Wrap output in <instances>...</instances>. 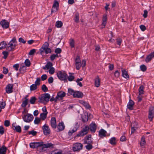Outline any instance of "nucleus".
Returning a JSON list of instances; mask_svg holds the SVG:
<instances>
[{"mask_svg":"<svg viewBox=\"0 0 154 154\" xmlns=\"http://www.w3.org/2000/svg\"><path fill=\"white\" fill-rule=\"evenodd\" d=\"M54 145L51 143L45 144L43 142H35L30 144V146L32 148L39 147L42 151H45L48 148H52Z\"/></svg>","mask_w":154,"mask_h":154,"instance_id":"1","label":"nucleus"},{"mask_svg":"<svg viewBox=\"0 0 154 154\" xmlns=\"http://www.w3.org/2000/svg\"><path fill=\"white\" fill-rule=\"evenodd\" d=\"M49 44L48 42H46L43 45L41 49H40V53L41 54H42V53L45 52L46 54L49 53H51V49L48 48Z\"/></svg>","mask_w":154,"mask_h":154,"instance_id":"2","label":"nucleus"},{"mask_svg":"<svg viewBox=\"0 0 154 154\" xmlns=\"http://www.w3.org/2000/svg\"><path fill=\"white\" fill-rule=\"evenodd\" d=\"M12 42H17L16 39L15 37H14L9 42V43L8 44V46H7L6 48L8 51L13 50L17 46L16 44H12Z\"/></svg>","mask_w":154,"mask_h":154,"instance_id":"3","label":"nucleus"},{"mask_svg":"<svg viewBox=\"0 0 154 154\" xmlns=\"http://www.w3.org/2000/svg\"><path fill=\"white\" fill-rule=\"evenodd\" d=\"M50 98V94L48 93H46L42 94L41 96L39 97V102L42 103H44L45 102L49 101Z\"/></svg>","mask_w":154,"mask_h":154,"instance_id":"4","label":"nucleus"},{"mask_svg":"<svg viewBox=\"0 0 154 154\" xmlns=\"http://www.w3.org/2000/svg\"><path fill=\"white\" fill-rule=\"evenodd\" d=\"M57 75L59 79L62 80L66 79L67 77V74L64 71H58L57 73Z\"/></svg>","mask_w":154,"mask_h":154,"instance_id":"5","label":"nucleus"},{"mask_svg":"<svg viewBox=\"0 0 154 154\" xmlns=\"http://www.w3.org/2000/svg\"><path fill=\"white\" fill-rule=\"evenodd\" d=\"M23 118L25 122H29L33 120V116L32 115L27 114L26 115H24Z\"/></svg>","mask_w":154,"mask_h":154,"instance_id":"6","label":"nucleus"},{"mask_svg":"<svg viewBox=\"0 0 154 154\" xmlns=\"http://www.w3.org/2000/svg\"><path fill=\"white\" fill-rule=\"evenodd\" d=\"M82 145L80 143H74L73 146V150L74 151H79L82 148Z\"/></svg>","mask_w":154,"mask_h":154,"instance_id":"7","label":"nucleus"},{"mask_svg":"<svg viewBox=\"0 0 154 154\" xmlns=\"http://www.w3.org/2000/svg\"><path fill=\"white\" fill-rule=\"evenodd\" d=\"M79 127V125L77 122H75L74 124V126L69 131L68 134L69 135H71L72 133L76 131Z\"/></svg>","mask_w":154,"mask_h":154,"instance_id":"8","label":"nucleus"},{"mask_svg":"<svg viewBox=\"0 0 154 154\" xmlns=\"http://www.w3.org/2000/svg\"><path fill=\"white\" fill-rule=\"evenodd\" d=\"M42 129L44 134L47 135L51 132V130L48 126L46 124L44 125L42 127Z\"/></svg>","mask_w":154,"mask_h":154,"instance_id":"9","label":"nucleus"},{"mask_svg":"<svg viewBox=\"0 0 154 154\" xmlns=\"http://www.w3.org/2000/svg\"><path fill=\"white\" fill-rule=\"evenodd\" d=\"M154 117V107L151 106L149 108V111L148 118L150 121L152 120Z\"/></svg>","mask_w":154,"mask_h":154,"instance_id":"10","label":"nucleus"},{"mask_svg":"<svg viewBox=\"0 0 154 154\" xmlns=\"http://www.w3.org/2000/svg\"><path fill=\"white\" fill-rule=\"evenodd\" d=\"M66 95V93L62 91H60L57 93L56 97V101L60 100L63 99V97Z\"/></svg>","mask_w":154,"mask_h":154,"instance_id":"11","label":"nucleus"},{"mask_svg":"<svg viewBox=\"0 0 154 154\" xmlns=\"http://www.w3.org/2000/svg\"><path fill=\"white\" fill-rule=\"evenodd\" d=\"M89 129V128L88 126H86L82 131L80 132L79 134L77 135V136L80 137L83 136L84 135L87 134L88 132Z\"/></svg>","mask_w":154,"mask_h":154,"instance_id":"12","label":"nucleus"},{"mask_svg":"<svg viewBox=\"0 0 154 154\" xmlns=\"http://www.w3.org/2000/svg\"><path fill=\"white\" fill-rule=\"evenodd\" d=\"M75 65L76 68L78 70L79 69L81 66L80 57L79 56H77L76 57V58L75 59Z\"/></svg>","mask_w":154,"mask_h":154,"instance_id":"13","label":"nucleus"},{"mask_svg":"<svg viewBox=\"0 0 154 154\" xmlns=\"http://www.w3.org/2000/svg\"><path fill=\"white\" fill-rule=\"evenodd\" d=\"M0 24L3 28L7 29L9 27V23L5 20H4L0 22Z\"/></svg>","mask_w":154,"mask_h":154,"instance_id":"14","label":"nucleus"},{"mask_svg":"<svg viewBox=\"0 0 154 154\" xmlns=\"http://www.w3.org/2000/svg\"><path fill=\"white\" fill-rule=\"evenodd\" d=\"M50 122L52 128L54 129L56 128L57 125L55 118L54 117L51 118Z\"/></svg>","mask_w":154,"mask_h":154,"instance_id":"15","label":"nucleus"},{"mask_svg":"<svg viewBox=\"0 0 154 154\" xmlns=\"http://www.w3.org/2000/svg\"><path fill=\"white\" fill-rule=\"evenodd\" d=\"M84 140V143H85L88 144L93 143V142L91 140V135H88V136L85 137Z\"/></svg>","mask_w":154,"mask_h":154,"instance_id":"16","label":"nucleus"},{"mask_svg":"<svg viewBox=\"0 0 154 154\" xmlns=\"http://www.w3.org/2000/svg\"><path fill=\"white\" fill-rule=\"evenodd\" d=\"M13 85L12 84H9L6 88V92L7 93H11L13 92Z\"/></svg>","mask_w":154,"mask_h":154,"instance_id":"17","label":"nucleus"},{"mask_svg":"<svg viewBox=\"0 0 154 154\" xmlns=\"http://www.w3.org/2000/svg\"><path fill=\"white\" fill-rule=\"evenodd\" d=\"M83 96V94L82 92L78 91H75L73 97L77 98H82Z\"/></svg>","mask_w":154,"mask_h":154,"instance_id":"18","label":"nucleus"},{"mask_svg":"<svg viewBox=\"0 0 154 154\" xmlns=\"http://www.w3.org/2000/svg\"><path fill=\"white\" fill-rule=\"evenodd\" d=\"M59 6V3L57 1H55L53 6L51 12L53 13L57 11Z\"/></svg>","mask_w":154,"mask_h":154,"instance_id":"19","label":"nucleus"},{"mask_svg":"<svg viewBox=\"0 0 154 154\" xmlns=\"http://www.w3.org/2000/svg\"><path fill=\"white\" fill-rule=\"evenodd\" d=\"M89 128V129L92 132H95L96 129V125L95 123H92L90 125Z\"/></svg>","mask_w":154,"mask_h":154,"instance_id":"20","label":"nucleus"},{"mask_svg":"<svg viewBox=\"0 0 154 154\" xmlns=\"http://www.w3.org/2000/svg\"><path fill=\"white\" fill-rule=\"evenodd\" d=\"M122 75L125 78L128 79H129V76L128 74V72L126 70L124 69H122Z\"/></svg>","mask_w":154,"mask_h":154,"instance_id":"21","label":"nucleus"},{"mask_svg":"<svg viewBox=\"0 0 154 154\" xmlns=\"http://www.w3.org/2000/svg\"><path fill=\"white\" fill-rule=\"evenodd\" d=\"M153 57H154V52L150 53L147 56L145 59V61L146 62H148Z\"/></svg>","mask_w":154,"mask_h":154,"instance_id":"22","label":"nucleus"},{"mask_svg":"<svg viewBox=\"0 0 154 154\" xmlns=\"http://www.w3.org/2000/svg\"><path fill=\"white\" fill-rule=\"evenodd\" d=\"M82 118L83 122H87L88 119V113L87 112L84 113L82 115Z\"/></svg>","mask_w":154,"mask_h":154,"instance_id":"23","label":"nucleus"},{"mask_svg":"<svg viewBox=\"0 0 154 154\" xmlns=\"http://www.w3.org/2000/svg\"><path fill=\"white\" fill-rule=\"evenodd\" d=\"M13 129L14 130H15L17 132L20 133L21 131V129L19 125H15V124H13Z\"/></svg>","mask_w":154,"mask_h":154,"instance_id":"24","label":"nucleus"},{"mask_svg":"<svg viewBox=\"0 0 154 154\" xmlns=\"http://www.w3.org/2000/svg\"><path fill=\"white\" fill-rule=\"evenodd\" d=\"M65 127L64 123L63 122L60 123L57 126V128L58 130V131H60L63 130Z\"/></svg>","mask_w":154,"mask_h":154,"instance_id":"25","label":"nucleus"},{"mask_svg":"<svg viewBox=\"0 0 154 154\" xmlns=\"http://www.w3.org/2000/svg\"><path fill=\"white\" fill-rule=\"evenodd\" d=\"M134 104V103L133 101L131 100H130L129 102L127 105V107L128 109L132 110L133 109V106Z\"/></svg>","mask_w":154,"mask_h":154,"instance_id":"26","label":"nucleus"},{"mask_svg":"<svg viewBox=\"0 0 154 154\" xmlns=\"http://www.w3.org/2000/svg\"><path fill=\"white\" fill-rule=\"evenodd\" d=\"M100 79L98 76H97L94 79V84L96 87H98L100 85Z\"/></svg>","mask_w":154,"mask_h":154,"instance_id":"27","label":"nucleus"},{"mask_svg":"<svg viewBox=\"0 0 154 154\" xmlns=\"http://www.w3.org/2000/svg\"><path fill=\"white\" fill-rule=\"evenodd\" d=\"M106 131L103 129H101L99 132V135L101 138H103L106 136Z\"/></svg>","mask_w":154,"mask_h":154,"instance_id":"28","label":"nucleus"},{"mask_svg":"<svg viewBox=\"0 0 154 154\" xmlns=\"http://www.w3.org/2000/svg\"><path fill=\"white\" fill-rule=\"evenodd\" d=\"M140 146L142 147H144L146 145V142L145 140V137L144 136H143L142 137L140 142Z\"/></svg>","mask_w":154,"mask_h":154,"instance_id":"29","label":"nucleus"},{"mask_svg":"<svg viewBox=\"0 0 154 154\" xmlns=\"http://www.w3.org/2000/svg\"><path fill=\"white\" fill-rule=\"evenodd\" d=\"M7 148L4 146H3L0 148V154H6Z\"/></svg>","mask_w":154,"mask_h":154,"instance_id":"30","label":"nucleus"},{"mask_svg":"<svg viewBox=\"0 0 154 154\" xmlns=\"http://www.w3.org/2000/svg\"><path fill=\"white\" fill-rule=\"evenodd\" d=\"M52 63L51 62L48 63L45 67H43V69L45 70H48L52 67Z\"/></svg>","mask_w":154,"mask_h":154,"instance_id":"31","label":"nucleus"},{"mask_svg":"<svg viewBox=\"0 0 154 154\" xmlns=\"http://www.w3.org/2000/svg\"><path fill=\"white\" fill-rule=\"evenodd\" d=\"M7 44L5 41H3L0 44V50L5 48Z\"/></svg>","mask_w":154,"mask_h":154,"instance_id":"32","label":"nucleus"},{"mask_svg":"<svg viewBox=\"0 0 154 154\" xmlns=\"http://www.w3.org/2000/svg\"><path fill=\"white\" fill-rule=\"evenodd\" d=\"M116 139L115 137H112L109 140V143L112 145H115L116 143Z\"/></svg>","mask_w":154,"mask_h":154,"instance_id":"33","label":"nucleus"},{"mask_svg":"<svg viewBox=\"0 0 154 154\" xmlns=\"http://www.w3.org/2000/svg\"><path fill=\"white\" fill-rule=\"evenodd\" d=\"M144 87L143 85H141L139 89V95L143 94L144 93L143 91Z\"/></svg>","mask_w":154,"mask_h":154,"instance_id":"34","label":"nucleus"},{"mask_svg":"<svg viewBox=\"0 0 154 154\" xmlns=\"http://www.w3.org/2000/svg\"><path fill=\"white\" fill-rule=\"evenodd\" d=\"M63 26V23L61 21H58L56 23V26L57 28H60Z\"/></svg>","mask_w":154,"mask_h":154,"instance_id":"35","label":"nucleus"},{"mask_svg":"<svg viewBox=\"0 0 154 154\" xmlns=\"http://www.w3.org/2000/svg\"><path fill=\"white\" fill-rule=\"evenodd\" d=\"M37 88V86L35 84H33L30 87L31 91H33L36 90Z\"/></svg>","mask_w":154,"mask_h":154,"instance_id":"36","label":"nucleus"},{"mask_svg":"<svg viewBox=\"0 0 154 154\" xmlns=\"http://www.w3.org/2000/svg\"><path fill=\"white\" fill-rule=\"evenodd\" d=\"M69 44L71 48H73L74 47L75 41L73 39L71 38L69 40Z\"/></svg>","mask_w":154,"mask_h":154,"instance_id":"37","label":"nucleus"},{"mask_svg":"<svg viewBox=\"0 0 154 154\" xmlns=\"http://www.w3.org/2000/svg\"><path fill=\"white\" fill-rule=\"evenodd\" d=\"M47 112L41 114L40 115V119H42V120H44L47 117Z\"/></svg>","mask_w":154,"mask_h":154,"instance_id":"38","label":"nucleus"},{"mask_svg":"<svg viewBox=\"0 0 154 154\" xmlns=\"http://www.w3.org/2000/svg\"><path fill=\"white\" fill-rule=\"evenodd\" d=\"M28 102V99L26 98L25 100L23 101L21 106L23 107H26L27 104Z\"/></svg>","mask_w":154,"mask_h":154,"instance_id":"39","label":"nucleus"},{"mask_svg":"<svg viewBox=\"0 0 154 154\" xmlns=\"http://www.w3.org/2000/svg\"><path fill=\"white\" fill-rule=\"evenodd\" d=\"M41 81V79L40 78H38L36 79V80L35 81V84L37 86H39L40 85V82Z\"/></svg>","mask_w":154,"mask_h":154,"instance_id":"40","label":"nucleus"},{"mask_svg":"<svg viewBox=\"0 0 154 154\" xmlns=\"http://www.w3.org/2000/svg\"><path fill=\"white\" fill-rule=\"evenodd\" d=\"M26 70V68L25 66H23L22 67H20L19 69V71L21 73L24 72Z\"/></svg>","mask_w":154,"mask_h":154,"instance_id":"41","label":"nucleus"},{"mask_svg":"<svg viewBox=\"0 0 154 154\" xmlns=\"http://www.w3.org/2000/svg\"><path fill=\"white\" fill-rule=\"evenodd\" d=\"M69 74H71L68 77V79L69 81H72L74 79V77L72 75V73H69Z\"/></svg>","mask_w":154,"mask_h":154,"instance_id":"42","label":"nucleus"},{"mask_svg":"<svg viewBox=\"0 0 154 154\" xmlns=\"http://www.w3.org/2000/svg\"><path fill=\"white\" fill-rule=\"evenodd\" d=\"M36 100V98L35 97H31L30 100V102L31 104H34Z\"/></svg>","mask_w":154,"mask_h":154,"instance_id":"43","label":"nucleus"},{"mask_svg":"<svg viewBox=\"0 0 154 154\" xmlns=\"http://www.w3.org/2000/svg\"><path fill=\"white\" fill-rule=\"evenodd\" d=\"M6 104L5 102H1L0 103V108L1 109H4L5 106Z\"/></svg>","mask_w":154,"mask_h":154,"instance_id":"44","label":"nucleus"},{"mask_svg":"<svg viewBox=\"0 0 154 154\" xmlns=\"http://www.w3.org/2000/svg\"><path fill=\"white\" fill-rule=\"evenodd\" d=\"M42 90L45 92H47L48 91V88L45 85H42Z\"/></svg>","mask_w":154,"mask_h":154,"instance_id":"45","label":"nucleus"},{"mask_svg":"<svg viewBox=\"0 0 154 154\" xmlns=\"http://www.w3.org/2000/svg\"><path fill=\"white\" fill-rule=\"evenodd\" d=\"M75 21L76 23H78L79 19V14L78 13H76L75 15Z\"/></svg>","mask_w":154,"mask_h":154,"instance_id":"46","label":"nucleus"},{"mask_svg":"<svg viewBox=\"0 0 154 154\" xmlns=\"http://www.w3.org/2000/svg\"><path fill=\"white\" fill-rule=\"evenodd\" d=\"M2 54L4 55L3 58L6 59L8 54V52L7 51H4L2 52Z\"/></svg>","mask_w":154,"mask_h":154,"instance_id":"47","label":"nucleus"},{"mask_svg":"<svg viewBox=\"0 0 154 154\" xmlns=\"http://www.w3.org/2000/svg\"><path fill=\"white\" fill-rule=\"evenodd\" d=\"M49 69V72L50 74H52L54 73L55 72V69L54 67H52Z\"/></svg>","mask_w":154,"mask_h":154,"instance_id":"48","label":"nucleus"},{"mask_svg":"<svg viewBox=\"0 0 154 154\" xmlns=\"http://www.w3.org/2000/svg\"><path fill=\"white\" fill-rule=\"evenodd\" d=\"M140 68L141 70L143 71L144 72L146 70V66L144 65H142L140 66Z\"/></svg>","mask_w":154,"mask_h":154,"instance_id":"49","label":"nucleus"},{"mask_svg":"<svg viewBox=\"0 0 154 154\" xmlns=\"http://www.w3.org/2000/svg\"><path fill=\"white\" fill-rule=\"evenodd\" d=\"M85 147L88 150H90L93 148L92 144H88V145L85 146Z\"/></svg>","mask_w":154,"mask_h":154,"instance_id":"50","label":"nucleus"},{"mask_svg":"<svg viewBox=\"0 0 154 154\" xmlns=\"http://www.w3.org/2000/svg\"><path fill=\"white\" fill-rule=\"evenodd\" d=\"M25 63L26 66H29L30 64V63L29 60L28 59H26L25 61Z\"/></svg>","mask_w":154,"mask_h":154,"instance_id":"51","label":"nucleus"},{"mask_svg":"<svg viewBox=\"0 0 154 154\" xmlns=\"http://www.w3.org/2000/svg\"><path fill=\"white\" fill-rule=\"evenodd\" d=\"M40 121V119L36 117L35 118L34 121V122L35 124H38Z\"/></svg>","mask_w":154,"mask_h":154,"instance_id":"52","label":"nucleus"},{"mask_svg":"<svg viewBox=\"0 0 154 154\" xmlns=\"http://www.w3.org/2000/svg\"><path fill=\"white\" fill-rule=\"evenodd\" d=\"M75 91H74L73 90L71 89H69L68 90V93L71 95H72L73 96H74Z\"/></svg>","mask_w":154,"mask_h":154,"instance_id":"53","label":"nucleus"},{"mask_svg":"<svg viewBox=\"0 0 154 154\" xmlns=\"http://www.w3.org/2000/svg\"><path fill=\"white\" fill-rule=\"evenodd\" d=\"M47 78V76L46 75L44 74L42 75L41 77V79L42 80L44 81L46 80Z\"/></svg>","mask_w":154,"mask_h":154,"instance_id":"54","label":"nucleus"},{"mask_svg":"<svg viewBox=\"0 0 154 154\" xmlns=\"http://www.w3.org/2000/svg\"><path fill=\"white\" fill-rule=\"evenodd\" d=\"M117 43L118 45H121V42L122 41V40L121 38H119L116 39Z\"/></svg>","mask_w":154,"mask_h":154,"instance_id":"55","label":"nucleus"},{"mask_svg":"<svg viewBox=\"0 0 154 154\" xmlns=\"http://www.w3.org/2000/svg\"><path fill=\"white\" fill-rule=\"evenodd\" d=\"M114 75L116 77L118 78L120 75V73L118 70L114 72Z\"/></svg>","mask_w":154,"mask_h":154,"instance_id":"56","label":"nucleus"},{"mask_svg":"<svg viewBox=\"0 0 154 154\" xmlns=\"http://www.w3.org/2000/svg\"><path fill=\"white\" fill-rule=\"evenodd\" d=\"M61 52V50L60 48H56L55 50V52L57 54H60Z\"/></svg>","mask_w":154,"mask_h":154,"instance_id":"57","label":"nucleus"},{"mask_svg":"<svg viewBox=\"0 0 154 154\" xmlns=\"http://www.w3.org/2000/svg\"><path fill=\"white\" fill-rule=\"evenodd\" d=\"M37 133V132L36 131L32 130L31 131H29V134H32L33 136H35Z\"/></svg>","mask_w":154,"mask_h":154,"instance_id":"58","label":"nucleus"},{"mask_svg":"<svg viewBox=\"0 0 154 154\" xmlns=\"http://www.w3.org/2000/svg\"><path fill=\"white\" fill-rule=\"evenodd\" d=\"M107 16V15L106 14H105L103 15L102 19V21L106 22Z\"/></svg>","mask_w":154,"mask_h":154,"instance_id":"59","label":"nucleus"},{"mask_svg":"<svg viewBox=\"0 0 154 154\" xmlns=\"http://www.w3.org/2000/svg\"><path fill=\"white\" fill-rule=\"evenodd\" d=\"M54 81V79L52 77H50L48 79V81L49 83H51L53 82Z\"/></svg>","mask_w":154,"mask_h":154,"instance_id":"60","label":"nucleus"},{"mask_svg":"<svg viewBox=\"0 0 154 154\" xmlns=\"http://www.w3.org/2000/svg\"><path fill=\"white\" fill-rule=\"evenodd\" d=\"M81 66L82 67H84L86 65V61L83 60L82 61V63L81 62Z\"/></svg>","mask_w":154,"mask_h":154,"instance_id":"61","label":"nucleus"},{"mask_svg":"<svg viewBox=\"0 0 154 154\" xmlns=\"http://www.w3.org/2000/svg\"><path fill=\"white\" fill-rule=\"evenodd\" d=\"M148 11L147 10L144 11V14H143V16L144 18H146L147 17Z\"/></svg>","mask_w":154,"mask_h":154,"instance_id":"62","label":"nucleus"},{"mask_svg":"<svg viewBox=\"0 0 154 154\" xmlns=\"http://www.w3.org/2000/svg\"><path fill=\"white\" fill-rule=\"evenodd\" d=\"M126 140V138L125 137V136L124 135H123L121 137L120 139V140L121 141H125Z\"/></svg>","mask_w":154,"mask_h":154,"instance_id":"63","label":"nucleus"},{"mask_svg":"<svg viewBox=\"0 0 154 154\" xmlns=\"http://www.w3.org/2000/svg\"><path fill=\"white\" fill-rule=\"evenodd\" d=\"M10 125V122L8 120H5V121L4 122V125L6 127H8L9 125Z\"/></svg>","mask_w":154,"mask_h":154,"instance_id":"64","label":"nucleus"}]
</instances>
